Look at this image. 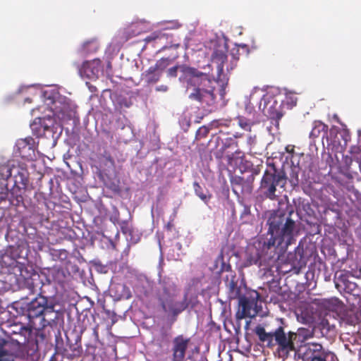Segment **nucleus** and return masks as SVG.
Here are the masks:
<instances>
[{
	"label": "nucleus",
	"mask_w": 361,
	"mask_h": 361,
	"mask_svg": "<svg viewBox=\"0 0 361 361\" xmlns=\"http://www.w3.org/2000/svg\"><path fill=\"white\" fill-rule=\"evenodd\" d=\"M28 247L26 240L19 239L14 245H8L4 252L1 255V264H8L12 261H18V258L23 257V252Z\"/></svg>",
	"instance_id": "obj_10"
},
{
	"label": "nucleus",
	"mask_w": 361,
	"mask_h": 361,
	"mask_svg": "<svg viewBox=\"0 0 361 361\" xmlns=\"http://www.w3.org/2000/svg\"><path fill=\"white\" fill-rule=\"evenodd\" d=\"M259 295L257 291H252L247 295L239 298V307L235 314V318L240 321L244 318H254L258 314L261 307L258 305Z\"/></svg>",
	"instance_id": "obj_8"
},
{
	"label": "nucleus",
	"mask_w": 361,
	"mask_h": 361,
	"mask_svg": "<svg viewBox=\"0 0 361 361\" xmlns=\"http://www.w3.org/2000/svg\"><path fill=\"white\" fill-rule=\"evenodd\" d=\"M286 184V177L283 171L272 169L264 173L261 180L260 190L265 197L275 200L281 194Z\"/></svg>",
	"instance_id": "obj_6"
},
{
	"label": "nucleus",
	"mask_w": 361,
	"mask_h": 361,
	"mask_svg": "<svg viewBox=\"0 0 361 361\" xmlns=\"http://www.w3.org/2000/svg\"><path fill=\"white\" fill-rule=\"evenodd\" d=\"M12 176L15 185L27 188L30 182L29 172L25 164H13Z\"/></svg>",
	"instance_id": "obj_12"
},
{
	"label": "nucleus",
	"mask_w": 361,
	"mask_h": 361,
	"mask_svg": "<svg viewBox=\"0 0 361 361\" xmlns=\"http://www.w3.org/2000/svg\"><path fill=\"white\" fill-rule=\"evenodd\" d=\"M264 100L263 107L262 106V102H259V109L262 110L264 114L271 118H281L282 114L281 112V108L282 104H279L276 97L271 96L265 95L262 97V100Z\"/></svg>",
	"instance_id": "obj_11"
},
{
	"label": "nucleus",
	"mask_w": 361,
	"mask_h": 361,
	"mask_svg": "<svg viewBox=\"0 0 361 361\" xmlns=\"http://www.w3.org/2000/svg\"><path fill=\"white\" fill-rule=\"evenodd\" d=\"M81 353H82V347L81 346H78V348H74L73 350V354L74 356L79 357V356H80Z\"/></svg>",
	"instance_id": "obj_42"
},
{
	"label": "nucleus",
	"mask_w": 361,
	"mask_h": 361,
	"mask_svg": "<svg viewBox=\"0 0 361 361\" xmlns=\"http://www.w3.org/2000/svg\"><path fill=\"white\" fill-rule=\"evenodd\" d=\"M293 211L288 214L273 213L267 220L269 226L267 237L264 240L257 241L247 257L248 265H265L267 259L263 253L271 248L284 253L288 246L295 243L300 232V223L292 218Z\"/></svg>",
	"instance_id": "obj_1"
},
{
	"label": "nucleus",
	"mask_w": 361,
	"mask_h": 361,
	"mask_svg": "<svg viewBox=\"0 0 361 361\" xmlns=\"http://www.w3.org/2000/svg\"><path fill=\"white\" fill-rule=\"evenodd\" d=\"M9 193L8 190L6 188V190H3L0 192V204L4 202H8Z\"/></svg>",
	"instance_id": "obj_37"
},
{
	"label": "nucleus",
	"mask_w": 361,
	"mask_h": 361,
	"mask_svg": "<svg viewBox=\"0 0 361 361\" xmlns=\"http://www.w3.org/2000/svg\"><path fill=\"white\" fill-rule=\"evenodd\" d=\"M355 286V283H350V285H349V288H351V287H350V286Z\"/></svg>",
	"instance_id": "obj_47"
},
{
	"label": "nucleus",
	"mask_w": 361,
	"mask_h": 361,
	"mask_svg": "<svg viewBox=\"0 0 361 361\" xmlns=\"http://www.w3.org/2000/svg\"><path fill=\"white\" fill-rule=\"evenodd\" d=\"M40 336H41V337L44 339V336L42 334V335H40Z\"/></svg>",
	"instance_id": "obj_50"
},
{
	"label": "nucleus",
	"mask_w": 361,
	"mask_h": 361,
	"mask_svg": "<svg viewBox=\"0 0 361 361\" xmlns=\"http://www.w3.org/2000/svg\"><path fill=\"white\" fill-rule=\"evenodd\" d=\"M159 298L161 302L164 310L173 315H176L183 311L187 304L185 301H177L174 297L176 295V286L170 280L164 279L159 283Z\"/></svg>",
	"instance_id": "obj_7"
},
{
	"label": "nucleus",
	"mask_w": 361,
	"mask_h": 361,
	"mask_svg": "<svg viewBox=\"0 0 361 361\" xmlns=\"http://www.w3.org/2000/svg\"><path fill=\"white\" fill-rule=\"evenodd\" d=\"M325 308L330 311H336L341 307L342 302L336 298H331L325 300L323 302Z\"/></svg>",
	"instance_id": "obj_24"
},
{
	"label": "nucleus",
	"mask_w": 361,
	"mask_h": 361,
	"mask_svg": "<svg viewBox=\"0 0 361 361\" xmlns=\"http://www.w3.org/2000/svg\"><path fill=\"white\" fill-rule=\"evenodd\" d=\"M312 361H336V357L333 353L325 350L324 355L318 356Z\"/></svg>",
	"instance_id": "obj_27"
},
{
	"label": "nucleus",
	"mask_w": 361,
	"mask_h": 361,
	"mask_svg": "<svg viewBox=\"0 0 361 361\" xmlns=\"http://www.w3.org/2000/svg\"><path fill=\"white\" fill-rule=\"evenodd\" d=\"M133 35H128L126 37V39H129L130 37H131Z\"/></svg>",
	"instance_id": "obj_48"
},
{
	"label": "nucleus",
	"mask_w": 361,
	"mask_h": 361,
	"mask_svg": "<svg viewBox=\"0 0 361 361\" xmlns=\"http://www.w3.org/2000/svg\"><path fill=\"white\" fill-rule=\"evenodd\" d=\"M44 119L41 118H36L34 121L30 124V128L34 135L41 137L45 134V132L49 129L47 125L43 123Z\"/></svg>",
	"instance_id": "obj_19"
},
{
	"label": "nucleus",
	"mask_w": 361,
	"mask_h": 361,
	"mask_svg": "<svg viewBox=\"0 0 361 361\" xmlns=\"http://www.w3.org/2000/svg\"><path fill=\"white\" fill-rule=\"evenodd\" d=\"M321 325L322 326L323 329H326L329 331L331 327H333V325H330L328 320L326 319H323L321 322Z\"/></svg>",
	"instance_id": "obj_40"
},
{
	"label": "nucleus",
	"mask_w": 361,
	"mask_h": 361,
	"mask_svg": "<svg viewBox=\"0 0 361 361\" xmlns=\"http://www.w3.org/2000/svg\"><path fill=\"white\" fill-rule=\"evenodd\" d=\"M194 188H195V193L196 195L201 199L203 201H206L207 197V195L203 194V192H202V188L201 187L198 185V183H194Z\"/></svg>",
	"instance_id": "obj_36"
},
{
	"label": "nucleus",
	"mask_w": 361,
	"mask_h": 361,
	"mask_svg": "<svg viewBox=\"0 0 361 361\" xmlns=\"http://www.w3.org/2000/svg\"><path fill=\"white\" fill-rule=\"evenodd\" d=\"M349 152L357 161L360 159V157H359V155L361 154V147L356 145L352 146L350 149Z\"/></svg>",
	"instance_id": "obj_32"
},
{
	"label": "nucleus",
	"mask_w": 361,
	"mask_h": 361,
	"mask_svg": "<svg viewBox=\"0 0 361 361\" xmlns=\"http://www.w3.org/2000/svg\"><path fill=\"white\" fill-rule=\"evenodd\" d=\"M209 129L204 126L201 127L197 131L196 136L198 137H204L207 135Z\"/></svg>",
	"instance_id": "obj_39"
},
{
	"label": "nucleus",
	"mask_w": 361,
	"mask_h": 361,
	"mask_svg": "<svg viewBox=\"0 0 361 361\" xmlns=\"http://www.w3.org/2000/svg\"><path fill=\"white\" fill-rule=\"evenodd\" d=\"M255 123L254 118L252 120L246 119L243 117H240L238 118V124L239 126L245 130H250L251 126Z\"/></svg>",
	"instance_id": "obj_29"
},
{
	"label": "nucleus",
	"mask_w": 361,
	"mask_h": 361,
	"mask_svg": "<svg viewBox=\"0 0 361 361\" xmlns=\"http://www.w3.org/2000/svg\"><path fill=\"white\" fill-rule=\"evenodd\" d=\"M281 102L283 106H286L287 109H292L296 105L297 97L290 92H286L285 100Z\"/></svg>",
	"instance_id": "obj_26"
},
{
	"label": "nucleus",
	"mask_w": 361,
	"mask_h": 361,
	"mask_svg": "<svg viewBox=\"0 0 361 361\" xmlns=\"http://www.w3.org/2000/svg\"><path fill=\"white\" fill-rule=\"evenodd\" d=\"M4 355V349L2 347H0V356Z\"/></svg>",
	"instance_id": "obj_46"
},
{
	"label": "nucleus",
	"mask_w": 361,
	"mask_h": 361,
	"mask_svg": "<svg viewBox=\"0 0 361 361\" xmlns=\"http://www.w3.org/2000/svg\"><path fill=\"white\" fill-rule=\"evenodd\" d=\"M28 328L29 325L26 326L21 323H15L8 326V330L5 331V334L11 339V336H15L19 332L23 331L24 334H27Z\"/></svg>",
	"instance_id": "obj_23"
},
{
	"label": "nucleus",
	"mask_w": 361,
	"mask_h": 361,
	"mask_svg": "<svg viewBox=\"0 0 361 361\" xmlns=\"http://www.w3.org/2000/svg\"><path fill=\"white\" fill-rule=\"evenodd\" d=\"M159 37H160L159 33L154 32L144 39H140L138 41H137V44H141L143 42L148 43V42L155 40Z\"/></svg>",
	"instance_id": "obj_33"
},
{
	"label": "nucleus",
	"mask_w": 361,
	"mask_h": 361,
	"mask_svg": "<svg viewBox=\"0 0 361 361\" xmlns=\"http://www.w3.org/2000/svg\"><path fill=\"white\" fill-rule=\"evenodd\" d=\"M152 289V285L149 279L145 275L140 274L137 276V291L139 290L140 297L142 299V295L148 297Z\"/></svg>",
	"instance_id": "obj_18"
},
{
	"label": "nucleus",
	"mask_w": 361,
	"mask_h": 361,
	"mask_svg": "<svg viewBox=\"0 0 361 361\" xmlns=\"http://www.w3.org/2000/svg\"><path fill=\"white\" fill-rule=\"evenodd\" d=\"M188 340L182 336L174 340L173 359L175 361H182L185 357V353L188 348Z\"/></svg>",
	"instance_id": "obj_17"
},
{
	"label": "nucleus",
	"mask_w": 361,
	"mask_h": 361,
	"mask_svg": "<svg viewBox=\"0 0 361 361\" xmlns=\"http://www.w3.org/2000/svg\"><path fill=\"white\" fill-rule=\"evenodd\" d=\"M358 133H359L360 136H361V132L358 131Z\"/></svg>",
	"instance_id": "obj_51"
},
{
	"label": "nucleus",
	"mask_w": 361,
	"mask_h": 361,
	"mask_svg": "<svg viewBox=\"0 0 361 361\" xmlns=\"http://www.w3.org/2000/svg\"><path fill=\"white\" fill-rule=\"evenodd\" d=\"M255 332L259 339L262 342L267 343L269 347L276 345V353L279 357L283 360L287 359L291 353L295 355L297 348L295 347L294 342L298 338L302 336L307 338L310 336L308 331L305 329H298V333L286 332L282 326L278 327L274 331L267 333L264 327L257 326Z\"/></svg>",
	"instance_id": "obj_3"
},
{
	"label": "nucleus",
	"mask_w": 361,
	"mask_h": 361,
	"mask_svg": "<svg viewBox=\"0 0 361 361\" xmlns=\"http://www.w3.org/2000/svg\"><path fill=\"white\" fill-rule=\"evenodd\" d=\"M240 219L243 223H247L250 219V209L248 207H244L240 215Z\"/></svg>",
	"instance_id": "obj_34"
},
{
	"label": "nucleus",
	"mask_w": 361,
	"mask_h": 361,
	"mask_svg": "<svg viewBox=\"0 0 361 361\" xmlns=\"http://www.w3.org/2000/svg\"><path fill=\"white\" fill-rule=\"evenodd\" d=\"M1 266L7 268L8 273L13 275L16 282H20L29 276L25 264L18 261H12L8 264H1Z\"/></svg>",
	"instance_id": "obj_14"
},
{
	"label": "nucleus",
	"mask_w": 361,
	"mask_h": 361,
	"mask_svg": "<svg viewBox=\"0 0 361 361\" xmlns=\"http://www.w3.org/2000/svg\"><path fill=\"white\" fill-rule=\"evenodd\" d=\"M119 103L121 106H124V107H127V108L130 107L133 104L132 102H130V101L128 102V101H126V99H121Z\"/></svg>",
	"instance_id": "obj_41"
},
{
	"label": "nucleus",
	"mask_w": 361,
	"mask_h": 361,
	"mask_svg": "<svg viewBox=\"0 0 361 361\" xmlns=\"http://www.w3.org/2000/svg\"><path fill=\"white\" fill-rule=\"evenodd\" d=\"M178 69L181 73L179 80L180 82L187 85V92H189L190 89H192V92H193V88H195L197 85H199V81H200V85H207L211 82L212 78L214 79L215 78L214 75H209V72L207 71V70L209 69V66L204 67L202 68L203 71H200L187 66H173L168 70V75L170 77H176Z\"/></svg>",
	"instance_id": "obj_5"
},
{
	"label": "nucleus",
	"mask_w": 361,
	"mask_h": 361,
	"mask_svg": "<svg viewBox=\"0 0 361 361\" xmlns=\"http://www.w3.org/2000/svg\"><path fill=\"white\" fill-rule=\"evenodd\" d=\"M105 312H106V314H109L110 313L109 310H105Z\"/></svg>",
	"instance_id": "obj_49"
},
{
	"label": "nucleus",
	"mask_w": 361,
	"mask_h": 361,
	"mask_svg": "<svg viewBox=\"0 0 361 361\" xmlns=\"http://www.w3.org/2000/svg\"><path fill=\"white\" fill-rule=\"evenodd\" d=\"M23 281H25V284L27 287V288L30 290V293L32 294H35L37 293V287L39 284H36L35 283L34 279L29 278L28 276L25 279H23Z\"/></svg>",
	"instance_id": "obj_28"
},
{
	"label": "nucleus",
	"mask_w": 361,
	"mask_h": 361,
	"mask_svg": "<svg viewBox=\"0 0 361 361\" xmlns=\"http://www.w3.org/2000/svg\"><path fill=\"white\" fill-rule=\"evenodd\" d=\"M32 329H34L29 324L27 334H24L23 331L19 332V334H16L15 336H11V340L13 343H16L19 346L24 345L29 341Z\"/></svg>",
	"instance_id": "obj_20"
},
{
	"label": "nucleus",
	"mask_w": 361,
	"mask_h": 361,
	"mask_svg": "<svg viewBox=\"0 0 361 361\" xmlns=\"http://www.w3.org/2000/svg\"><path fill=\"white\" fill-rule=\"evenodd\" d=\"M101 63L99 59L85 61L79 69L80 75L89 79L97 78L101 71Z\"/></svg>",
	"instance_id": "obj_13"
},
{
	"label": "nucleus",
	"mask_w": 361,
	"mask_h": 361,
	"mask_svg": "<svg viewBox=\"0 0 361 361\" xmlns=\"http://www.w3.org/2000/svg\"><path fill=\"white\" fill-rule=\"evenodd\" d=\"M156 90L159 91V92H166L168 90V87L166 85H161L157 86L156 87Z\"/></svg>",
	"instance_id": "obj_43"
},
{
	"label": "nucleus",
	"mask_w": 361,
	"mask_h": 361,
	"mask_svg": "<svg viewBox=\"0 0 361 361\" xmlns=\"http://www.w3.org/2000/svg\"><path fill=\"white\" fill-rule=\"evenodd\" d=\"M18 149L19 154L20 157L25 159H32V155L34 154L33 147L25 142V140H23L18 142Z\"/></svg>",
	"instance_id": "obj_21"
},
{
	"label": "nucleus",
	"mask_w": 361,
	"mask_h": 361,
	"mask_svg": "<svg viewBox=\"0 0 361 361\" xmlns=\"http://www.w3.org/2000/svg\"><path fill=\"white\" fill-rule=\"evenodd\" d=\"M122 289V293L120 295V298L128 300L131 298V293L128 288L124 285L120 286Z\"/></svg>",
	"instance_id": "obj_35"
},
{
	"label": "nucleus",
	"mask_w": 361,
	"mask_h": 361,
	"mask_svg": "<svg viewBox=\"0 0 361 361\" xmlns=\"http://www.w3.org/2000/svg\"><path fill=\"white\" fill-rule=\"evenodd\" d=\"M325 350L318 343H306L301 344L295 352V357L302 361H312L318 356L324 355Z\"/></svg>",
	"instance_id": "obj_9"
},
{
	"label": "nucleus",
	"mask_w": 361,
	"mask_h": 361,
	"mask_svg": "<svg viewBox=\"0 0 361 361\" xmlns=\"http://www.w3.org/2000/svg\"><path fill=\"white\" fill-rule=\"evenodd\" d=\"M71 114L70 106L67 104H64L62 107L56 106L54 109V114L62 121L71 120Z\"/></svg>",
	"instance_id": "obj_22"
},
{
	"label": "nucleus",
	"mask_w": 361,
	"mask_h": 361,
	"mask_svg": "<svg viewBox=\"0 0 361 361\" xmlns=\"http://www.w3.org/2000/svg\"><path fill=\"white\" fill-rule=\"evenodd\" d=\"M13 165L9 164H0V180H6L8 178L12 176Z\"/></svg>",
	"instance_id": "obj_25"
},
{
	"label": "nucleus",
	"mask_w": 361,
	"mask_h": 361,
	"mask_svg": "<svg viewBox=\"0 0 361 361\" xmlns=\"http://www.w3.org/2000/svg\"><path fill=\"white\" fill-rule=\"evenodd\" d=\"M27 188H23L20 185H13V188L8 190L10 204L18 207L24 202L23 195Z\"/></svg>",
	"instance_id": "obj_16"
},
{
	"label": "nucleus",
	"mask_w": 361,
	"mask_h": 361,
	"mask_svg": "<svg viewBox=\"0 0 361 361\" xmlns=\"http://www.w3.org/2000/svg\"><path fill=\"white\" fill-rule=\"evenodd\" d=\"M264 96L262 90L255 87L252 90L249 97H246L245 99V113L249 116L254 117L255 114V106L259 104V101H262V97Z\"/></svg>",
	"instance_id": "obj_15"
},
{
	"label": "nucleus",
	"mask_w": 361,
	"mask_h": 361,
	"mask_svg": "<svg viewBox=\"0 0 361 361\" xmlns=\"http://www.w3.org/2000/svg\"><path fill=\"white\" fill-rule=\"evenodd\" d=\"M159 78V74L155 72L149 71L145 76V80L147 82H155Z\"/></svg>",
	"instance_id": "obj_31"
},
{
	"label": "nucleus",
	"mask_w": 361,
	"mask_h": 361,
	"mask_svg": "<svg viewBox=\"0 0 361 361\" xmlns=\"http://www.w3.org/2000/svg\"><path fill=\"white\" fill-rule=\"evenodd\" d=\"M255 136H250L248 138H247V144L250 145V146H252L253 145L255 144Z\"/></svg>",
	"instance_id": "obj_44"
},
{
	"label": "nucleus",
	"mask_w": 361,
	"mask_h": 361,
	"mask_svg": "<svg viewBox=\"0 0 361 361\" xmlns=\"http://www.w3.org/2000/svg\"><path fill=\"white\" fill-rule=\"evenodd\" d=\"M169 60L167 59H162L157 63V67L159 70L164 69L169 65Z\"/></svg>",
	"instance_id": "obj_38"
},
{
	"label": "nucleus",
	"mask_w": 361,
	"mask_h": 361,
	"mask_svg": "<svg viewBox=\"0 0 361 361\" xmlns=\"http://www.w3.org/2000/svg\"><path fill=\"white\" fill-rule=\"evenodd\" d=\"M226 49L225 46H219L214 50L212 55V64L208 65L209 69L207 71L209 72V75H214L215 78H212L211 82L207 85H199L193 88V92L188 94V97L192 100H196L200 102H205L210 104L214 102V87L213 83H219L221 86L220 95L223 98L225 94L224 85L227 84L228 80L227 74L224 72V64L227 59Z\"/></svg>",
	"instance_id": "obj_2"
},
{
	"label": "nucleus",
	"mask_w": 361,
	"mask_h": 361,
	"mask_svg": "<svg viewBox=\"0 0 361 361\" xmlns=\"http://www.w3.org/2000/svg\"><path fill=\"white\" fill-rule=\"evenodd\" d=\"M250 324V321H247L246 324H245V329H248Z\"/></svg>",
	"instance_id": "obj_45"
},
{
	"label": "nucleus",
	"mask_w": 361,
	"mask_h": 361,
	"mask_svg": "<svg viewBox=\"0 0 361 361\" xmlns=\"http://www.w3.org/2000/svg\"><path fill=\"white\" fill-rule=\"evenodd\" d=\"M24 313L29 319V324L37 334L46 326L51 325L58 318L57 312L54 310V304L48 300L47 297L38 293L37 296L25 304Z\"/></svg>",
	"instance_id": "obj_4"
},
{
	"label": "nucleus",
	"mask_w": 361,
	"mask_h": 361,
	"mask_svg": "<svg viewBox=\"0 0 361 361\" xmlns=\"http://www.w3.org/2000/svg\"><path fill=\"white\" fill-rule=\"evenodd\" d=\"M326 126L320 123L317 122L314 123V126L310 133V137H318L322 130H324Z\"/></svg>",
	"instance_id": "obj_30"
}]
</instances>
